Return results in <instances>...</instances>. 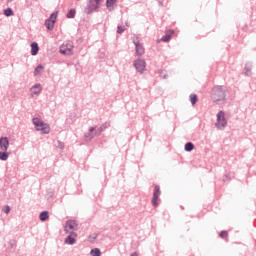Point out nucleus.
<instances>
[{
	"label": "nucleus",
	"instance_id": "obj_25",
	"mask_svg": "<svg viewBox=\"0 0 256 256\" xmlns=\"http://www.w3.org/2000/svg\"><path fill=\"white\" fill-rule=\"evenodd\" d=\"M190 101H191L192 105H195V103H197V101H198L197 95L191 94L190 95Z\"/></svg>",
	"mask_w": 256,
	"mask_h": 256
},
{
	"label": "nucleus",
	"instance_id": "obj_3",
	"mask_svg": "<svg viewBox=\"0 0 256 256\" xmlns=\"http://www.w3.org/2000/svg\"><path fill=\"white\" fill-rule=\"evenodd\" d=\"M103 0H88L87 7L85 8V12L89 15L93 13V11H97L99 9V5Z\"/></svg>",
	"mask_w": 256,
	"mask_h": 256
},
{
	"label": "nucleus",
	"instance_id": "obj_7",
	"mask_svg": "<svg viewBox=\"0 0 256 256\" xmlns=\"http://www.w3.org/2000/svg\"><path fill=\"white\" fill-rule=\"evenodd\" d=\"M161 195V189L159 188V186H155L154 187V192H153V197H152V205L154 207H158L159 206V197Z\"/></svg>",
	"mask_w": 256,
	"mask_h": 256
},
{
	"label": "nucleus",
	"instance_id": "obj_2",
	"mask_svg": "<svg viewBox=\"0 0 256 256\" xmlns=\"http://www.w3.org/2000/svg\"><path fill=\"white\" fill-rule=\"evenodd\" d=\"M212 99L215 103H223L225 101V90L221 88L214 89Z\"/></svg>",
	"mask_w": 256,
	"mask_h": 256
},
{
	"label": "nucleus",
	"instance_id": "obj_8",
	"mask_svg": "<svg viewBox=\"0 0 256 256\" xmlns=\"http://www.w3.org/2000/svg\"><path fill=\"white\" fill-rule=\"evenodd\" d=\"M77 229V222L75 220H69L66 222V225L64 226V231L66 233H73V231H76Z\"/></svg>",
	"mask_w": 256,
	"mask_h": 256
},
{
	"label": "nucleus",
	"instance_id": "obj_5",
	"mask_svg": "<svg viewBox=\"0 0 256 256\" xmlns=\"http://www.w3.org/2000/svg\"><path fill=\"white\" fill-rule=\"evenodd\" d=\"M60 53L62 55H73V42H66L60 46Z\"/></svg>",
	"mask_w": 256,
	"mask_h": 256
},
{
	"label": "nucleus",
	"instance_id": "obj_19",
	"mask_svg": "<svg viewBox=\"0 0 256 256\" xmlns=\"http://www.w3.org/2000/svg\"><path fill=\"white\" fill-rule=\"evenodd\" d=\"M76 13L75 9H71L66 15L67 19H74Z\"/></svg>",
	"mask_w": 256,
	"mask_h": 256
},
{
	"label": "nucleus",
	"instance_id": "obj_22",
	"mask_svg": "<svg viewBox=\"0 0 256 256\" xmlns=\"http://www.w3.org/2000/svg\"><path fill=\"white\" fill-rule=\"evenodd\" d=\"M75 238L71 237V236H68L66 239H65V243H67V245H74L75 243Z\"/></svg>",
	"mask_w": 256,
	"mask_h": 256
},
{
	"label": "nucleus",
	"instance_id": "obj_24",
	"mask_svg": "<svg viewBox=\"0 0 256 256\" xmlns=\"http://www.w3.org/2000/svg\"><path fill=\"white\" fill-rule=\"evenodd\" d=\"M219 236L221 237V239H227V237H229V232L223 230L220 232Z\"/></svg>",
	"mask_w": 256,
	"mask_h": 256
},
{
	"label": "nucleus",
	"instance_id": "obj_16",
	"mask_svg": "<svg viewBox=\"0 0 256 256\" xmlns=\"http://www.w3.org/2000/svg\"><path fill=\"white\" fill-rule=\"evenodd\" d=\"M49 219V212L48 211H43L40 214V221H47Z\"/></svg>",
	"mask_w": 256,
	"mask_h": 256
},
{
	"label": "nucleus",
	"instance_id": "obj_9",
	"mask_svg": "<svg viewBox=\"0 0 256 256\" xmlns=\"http://www.w3.org/2000/svg\"><path fill=\"white\" fill-rule=\"evenodd\" d=\"M134 67H135V69H137V71L139 73H143V71H145V67H146L145 60H136L134 62Z\"/></svg>",
	"mask_w": 256,
	"mask_h": 256
},
{
	"label": "nucleus",
	"instance_id": "obj_23",
	"mask_svg": "<svg viewBox=\"0 0 256 256\" xmlns=\"http://www.w3.org/2000/svg\"><path fill=\"white\" fill-rule=\"evenodd\" d=\"M115 3H117V0H107L106 7H108V9H111L113 8V5H115Z\"/></svg>",
	"mask_w": 256,
	"mask_h": 256
},
{
	"label": "nucleus",
	"instance_id": "obj_4",
	"mask_svg": "<svg viewBox=\"0 0 256 256\" xmlns=\"http://www.w3.org/2000/svg\"><path fill=\"white\" fill-rule=\"evenodd\" d=\"M58 15H59V12L56 11L50 15L49 19L46 20L45 26L49 31H53Z\"/></svg>",
	"mask_w": 256,
	"mask_h": 256
},
{
	"label": "nucleus",
	"instance_id": "obj_28",
	"mask_svg": "<svg viewBox=\"0 0 256 256\" xmlns=\"http://www.w3.org/2000/svg\"><path fill=\"white\" fill-rule=\"evenodd\" d=\"M123 31H125V27L118 26L117 33H123Z\"/></svg>",
	"mask_w": 256,
	"mask_h": 256
},
{
	"label": "nucleus",
	"instance_id": "obj_15",
	"mask_svg": "<svg viewBox=\"0 0 256 256\" xmlns=\"http://www.w3.org/2000/svg\"><path fill=\"white\" fill-rule=\"evenodd\" d=\"M7 159H9V152L1 150L0 161H7Z\"/></svg>",
	"mask_w": 256,
	"mask_h": 256
},
{
	"label": "nucleus",
	"instance_id": "obj_13",
	"mask_svg": "<svg viewBox=\"0 0 256 256\" xmlns=\"http://www.w3.org/2000/svg\"><path fill=\"white\" fill-rule=\"evenodd\" d=\"M41 91H42L41 84H36L31 88L32 95H39Z\"/></svg>",
	"mask_w": 256,
	"mask_h": 256
},
{
	"label": "nucleus",
	"instance_id": "obj_26",
	"mask_svg": "<svg viewBox=\"0 0 256 256\" xmlns=\"http://www.w3.org/2000/svg\"><path fill=\"white\" fill-rule=\"evenodd\" d=\"M43 71V66L39 65L35 70H34V75H39Z\"/></svg>",
	"mask_w": 256,
	"mask_h": 256
},
{
	"label": "nucleus",
	"instance_id": "obj_29",
	"mask_svg": "<svg viewBox=\"0 0 256 256\" xmlns=\"http://www.w3.org/2000/svg\"><path fill=\"white\" fill-rule=\"evenodd\" d=\"M131 256H138L137 253H132Z\"/></svg>",
	"mask_w": 256,
	"mask_h": 256
},
{
	"label": "nucleus",
	"instance_id": "obj_21",
	"mask_svg": "<svg viewBox=\"0 0 256 256\" xmlns=\"http://www.w3.org/2000/svg\"><path fill=\"white\" fill-rule=\"evenodd\" d=\"M91 256H101V250L99 248L92 249L90 252Z\"/></svg>",
	"mask_w": 256,
	"mask_h": 256
},
{
	"label": "nucleus",
	"instance_id": "obj_14",
	"mask_svg": "<svg viewBox=\"0 0 256 256\" xmlns=\"http://www.w3.org/2000/svg\"><path fill=\"white\" fill-rule=\"evenodd\" d=\"M39 53V44L37 42H33L31 44V55L35 56Z\"/></svg>",
	"mask_w": 256,
	"mask_h": 256
},
{
	"label": "nucleus",
	"instance_id": "obj_18",
	"mask_svg": "<svg viewBox=\"0 0 256 256\" xmlns=\"http://www.w3.org/2000/svg\"><path fill=\"white\" fill-rule=\"evenodd\" d=\"M4 15L6 17H13V15H15V13L13 12V10L11 8H7L4 10Z\"/></svg>",
	"mask_w": 256,
	"mask_h": 256
},
{
	"label": "nucleus",
	"instance_id": "obj_12",
	"mask_svg": "<svg viewBox=\"0 0 256 256\" xmlns=\"http://www.w3.org/2000/svg\"><path fill=\"white\" fill-rule=\"evenodd\" d=\"M175 34V31L173 30H168L166 31V34L161 38V41H164L167 43V41H171V36Z\"/></svg>",
	"mask_w": 256,
	"mask_h": 256
},
{
	"label": "nucleus",
	"instance_id": "obj_27",
	"mask_svg": "<svg viewBox=\"0 0 256 256\" xmlns=\"http://www.w3.org/2000/svg\"><path fill=\"white\" fill-rule=\"evenodd\" d=\"M2 211H4V212L6 213V215H9V212L11 211V207H9V206H4V207L2 208Z\"/></svg>",
	"mask_w": 256,
	"mask_h": 256
},
{
	"label": "nucleus",
	"instance_id": "obj_6",
	"mask_svg": "<svg viewBox=\"0 0 256 256\" xmlns=\"http://www.w3.org/2000/svg\"><path fill=\"white\" fill-rule=\"evenodd\" d=\"M215 125H216V127H218V129H222L223 127H226L227 120L225 119V112L220 111L217 114V122Z\"/></svg>",
	"mask_w": 256,
	"mask_h": 256
},
{
	"label": "nucleus",
	"instance_id": "obj_10",
	"mask_svg": "<svg viewBox=\"0 0 256 256\" xmlns=\"http://www.w3.org/2000/svg\"><path fill=\"white\" fill-rule=\"evenodd\" d=\"M134 45L136 47V55L141 56L145 53V48H143V45L139 40H134Z\"/></svg>",
	"mask_w": 256,
	"mask_h": 256
},
{
	"label": "nucleus",
	"instance_id": "obj_20",
	"mask_svg": "<svg viewBox=\"0 0 256 256\" xmlns=\"http://www.w3.org/2000/svg\"><path fill=\"white\" fill-rule=\"evenodd\" d=\"M193 149H195V145H193V143L188 142L185 144V151H193Z\"/></svg>",
	"mask_w": 256,
	"mask_h": 256
},
{
	"label": "nucleus",
	"instance_id": "obj_17",
	"mask_svg": "<svg viewBox=\"0 0 256 256\" xmlns=\"http://www.w3.org/2000/svg\"><path fill=\"white\" fill-rule=\"evenodd\" d=\"M95 131V128L91 127L89 129V133L86 134V141H90V139H93V132Z\"/></svg>",
	"mask_w": 256,
	"mask_h": 256
},
{
	"label": "nucleus",
	"instance_id": "obj_11",
	"mask_svg": "<svg viewBox=\"0 0 256 256\" xmlns=\"http://www.w3.org/2000/svg\"><path fill=\"white\" fill-rule=\"evenodd\" d=\"M9 149V139L7 137H2L0 139V150L7 151Z\"/></svg>",
	"mask_w": 256,
	"mask_h": 256
},
{
	"label": "nucleus",
	"instance_id": "obj_1",
	"mask_svg": "<svg viewBox=\"0 0 256 256\" xmlns=\"http://www.w3.org/2000/svg\"><path fill=\"white\" fill-rule=\"evenodd\" d=\"M33 123L37 129V131H42V133H49L51 131V127L48 126L45 122L39 120V118H34Z\"/></svg>",
	"mask_w": 256,
	"mask_h": 256
}]
</instances>
